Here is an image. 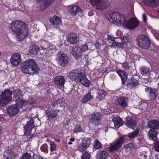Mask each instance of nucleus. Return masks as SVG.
<instances>
[{"mask_svg": "<svg viewBox=\"0 0 159 159\" xmlns=\"http://www.w3.org/2000/svg\"><path fill=\"white\" fill-rule=\"evenodd\" d=\"M10 28L16 35V38L18 41L23 40L29 34L28 27L26 24L18 20L13 21Z\"/></svg>", "mask_w": 159, "mask_h": 159, "instance_id": "1", "label": "nucleus"}, {"mask_svg": "<svg viewBox=\"0 0 159 159\" xmlns=\"http://www.w3.org/2000/svg\"><path fill=\"white\" fill-rule=\"evenodd\" d=\"M36 62L32 59H28L21 64L22 71L24 74L30 75L36 74L39 73V69Z\"/></svg>", "mask_w": 159, "mask_h": 159, "instance_id": "2", "label": "nucleus"}, {"mask_svg": "<svg viewBox=\"0 0 159 159\" xmlns=\"http://www.w3.org/2000/svg\"><path fill=\"white\" fill-rule=\"evenodd\" d=\"M109 21L118 25H124L125 22V18L123 15L118 12H112L109 15Z\"/></svg>", "mask_w": 159, "mask_h": 159, "instance_id": "3", "label": "nucleus"}, {"mask_svg": "<svg viewBox=\"0 0 159 159\" xmlns=\"http://www.w3.org/2000/svg\"><path fill=\"white\" fill-rule=\"evenodd\" d=\"M11 92L12 94L13 95V98L15 100L16 104L21 107L26 105L27 102L26 100L22 99L23 92L20 89L14 88Z\"/></svg>", "mask_w": 159, "mask_h": 159, "instance_id": "4", "label": "nucleus"}, {"mask_svg": "<svg viewBox=\"0 0 159 159\" xmlns=\"http://www.w3.org/2000/svg\"><path fill=\"white\" fill-rule=\"evenodd\" d=\"M11 91L9 89H6L2 92L0 99V106L4 107L11 100Z\"/></svg>", "mask_w": 159, "mask_h": 159, "instance_id": "5", "label": "nucleus"}, {"mask_svg": "<svg viewBox=\"0 0 159 159\" xmlns=\"http://www.w3.org/2000/svg\"><path fill=\"white\" fill-rule=\"evenodd\" d=\"M138 46L143 49L149 48L150 45V41L145 35L142 34L139 35L136 38Z\"/></svg>", "mask_w": 159, "mask_h": 159, "instance_id": "6", "label": "nucleus"}, {"mask_svg": "<svg viewBox=\"0 0 159 159\" xmlns=\"http://www.w3.org/2000/svg\"><path fill=\"white\" fill-rule=\"evenodd\" d=\"M93 6L98 10H102L109 7L110 4L109 0H89Z\"/></svg>", "mask_w": 159, "mask_h": 159, "instance_id": "7", "label": "nucleus"}, {"mask_svg": "<svg viewBox=\"0 0 159 159\" xmlns=\"http://www.w3.org/2000/svg\"><path fill=\"white\" fill-rule=\"evenodd\" d=\"M84 74L80 69H76L70 71L68 74L69 78L71 80L78 82Z\"/></svg>", "mask_w": 159, "mask_h": 159, "instance_id": "8", "label": "nucleus"}, {"mask_svg": "<svg viewBox=\"0 0 159 159\" xmlns=\"http://www.w3.org/2000/svg\"><path fill=\"white\" fill-rule=\"evenodd\" d=\"M124 141V137L123 136L117 138L112 143L110 144L109 150L111 152H113L118 150L120 148Z\"/></svg>", "mask_w": 159, "mask_h": 159, "instance_id": "9", "label": "nucleus"}, {"mask_svg": "<svg viewBox=\"0 0 159 159\" xmlns=\"http://www.w3.org/2000/svg\"><path fill=\"white\" fill-rule=\"evenodd\" d=\"M139 77L136 75H133L128 78L126 86L130 89H135L136 86L139 84Z\"/></svg>", "mask_w": 159, "mask_h": 159, "instance_id": "10", "label": "nucleus"}, {"mask_svg": "<svg viewBox=\"0 0 159 159\" xmlns=\"http://www.w3.org/2000/svg\"><path fill=\"white\" fill-rule=\"evenodd\" d=\"M58 57V64L62 67H65L69 62V58L66 54L59 52Z\"/></svg>", "mask_w": 159, "mask_h": 159, "instance_id": "11", "label": "nucleus"}, {"mask_svg": "<svg viewBox=\"0 0 159 159\" xmlns=\"http://www.w3.org/2000/svg\"><path fill=\"white\" fill-rule=\"evenodd\" d=\"M124 124L129 128L134 129L137 126V121L135 118L128 116L125 118Z\"/></svg>", "mask_w": 159, "mask_h": 159, "instance_id": "12", "label": "nucleus"}, {"mask_svg": "<svg viewBox=\"0 0 159 159\" xmlns=\"http://www.w3.org/2000/svg\"><path fill=\"white\" fill-rule=\"evenodd\" d=\"M101 120L100 113L98 112H94L91 116L89 122L96 125H98L101 123Z\"/></svg>", "mask_w": 159, "mask_h": 159, "instance_id": "13", "label": "nucleus"}, {"mask_svg": "<svg viewBox=\"0 0 159 159\" xmlns=\"http://www.w3.org/2000/svg\"><path fill=\"white\" fill-rule=\"evenodd\" d=\"M146 92H149L148 96L150 100H154L158 96V91L157 90L151 87H147L145 89Z\"/></svg>", "mask_w": 159, "mask_h": 159, "instance_id": "14", "label": "nucleus"}, {"mask_svg": "<svg viewBox=\"0 0 159 159\" xmlns=\"http://www.w3.org/2000/svg\"><path fill=\"white\" fill-rule=\"evenodd\" d=\"M34 126V120L33 119H30L27 121L26 124L24 126V128L25 130V132L26 135H29L30 134L31 131Z\"/></svg>", "mask_w": 159, "mask_h": 159, "instance_id": "15", "label": "nucleus"}, {"mask_svg": "<svg viewBox=\"0 0 159 159\" xmlns=\"http://www.w3.org/2000/svg\"><path fill=\"white\" fill-rule=\"evenodd\" d=\"M18 105L16 104L15 105H10L7 108V112L9 117H12L15 116L19 111Z\"/></svg>", "mask_w": 159, "mask_h": 159, "instance_id": "16", "label": "nucleus"}, {"mask_svg": "<svg viewBox=\"0 0 159 159\" xmlns=\"http://www.w3.org/2000/svg\"><path fill=\"white\" fill-rule=\"evenodd\" d=\"M127 100V98L122 96L118 97L115 100V103L116 105L120 106L122 107H126L128 106Z\"/></svg>", "mask_w": 159, "mask_h": 159, "instance_id": "17", "label": "nucleus"}, {"mask_svg": "<svg viewBox=\"0 0 159 159\" xmlns=\"http://www.w3.org/2000/svg\"><path fill=\"white\" fill-rule=\"evenodd\" d=\"M71 53L73 56L76 59H79L82 57V52L81 48L79 47H73L72 48Z\"/></svg>", "mask_w": 159, "mask_h": 159, "instance_id": "18", "label": "nucleus"}, {"mask_svg": "<svg viewBox=\"0 0 159 159\" xmlns=\"http://www.w3.org/2000/svg\"><path fill=\"white\" fill-rule=\"evenodd\" d=\"M50 22L51 25L57 28L61 22L60 18L56 15L51 16L50 17Z\"/></svg>", "mask_w": 159, "mask_h": 159, "instance_id": "19", "label": "nucleus"}, {"mask_svg": "<svg viewBox=\"0 0 159 159\" xmlns=\"http://www.w3.org/2000/svg\"><path fill=\"white\" fill-rule=\"evenodd\" d=\"M21 61L20 55L18 53H15L11 55V63L12 66H16Z\"/></svg>", "mask_w": 159, "mask_h": 159, "instance_id": "20", "label": "nucleus"}, {"mask_svg": "<svg viewBox=\"0 0 159 159\" xmlns=\"http://www.w3.org/2000/svg\"><path fill=\"white\" fill-rule=\"evenodd\" d=\"M139 24V21L137 19L131 17L126 22V26L128 28L133 29L137 27Z\"/></svg>", "mask_w": 159, "mask_h": 159, "instance_id": "21", "label": "nucleus"}, {"mask_svg": "<svg viewBox=\"0 0 159 159\" xmlns=\"http://www.w3.org/2000/svg\"><path fill=\"white\" fill-rule=\"evenodd\" d=\"M59 110L54 109L48 108L46 112V115L49 119L52 120L57 115Z\"/></svg>", "mask_w": 159, "mask_h": 159, "instance_id": "22", "label": "nucleus"}, {"mask_svg": "<svg viewBox=\"0 0 159 159\" xmlns=\"http://www.w3.org/2000/svg\"><path fill=\"white\" fill-rule=\"evenodd\" d=\"M116 72L121 79L122 84H125L128 79V74L125 71L121 70H116Z\"/></svg>", "mask_w": 159, "mask_h": 159, "instance_id": "23", "label": "nucleus"}, {"mask_svg": "<svg viewBox=\"0 0 159 159\" xmlns=\"http://www.w3.org/2000/svg\"><path fill=\"white\" fill-rule=\"evenodd\" d=\"M142 1L145 5L149 7H156L159 4L158 0H142Z\"/></svg>", "mask_w": 159, "mask_h": 159, "instance_id": "24", "label": "nucleus"}, {"mask_svg": "<svg viewBox=\"0 0 159 159\" xmlns=\"http://www.w3.org/2000/svg\"><path fill=\"white\" fill-rule=\"evenodd\" d=\"M82 10L81 7L78 6H73L71 7L69 11L73 16H75L78 13H81Z\"/></svg>", "mask_w": 159, "mask_h": 159, "instance_id": "25", "label": "nucleus"}, {"mask_svg": "<svg viewBox=\"0 0 159 159\" xmlns=\"http://www.w3.org/2000/svg\"><path fill=\"white\" fill-rule=\"evenodd\" d=\"M54 82L57 86H61L65 84V79L63 76H57L54 79Z\"/></svg>", "mask_w": 159, "mask_h": 159, "instance_id": "26", "label": "nucleus"}, {"mask_svg": "<svg viewBox=\"0 0 159 159\" xmlns=\"http://www.w3.org/2000/svg\"><path fill=\"white\" fill-rule=\"evenodd\" d=\"M68 41L70 44H75L77 42V37L74 33H70L68 36Z\"/></svg>", "mask_w": 159, "mask_h": 159, "instance_id": "27", "label": "nucleus"}, {"mask_svg": "<svg viewBox=\"0 0 159 159\" xmlns=\"http://www.w3.org/2000/svg\"><path fill=\"white\" fill-rule=\"evenodd\" d=\"M78 81L80 82L85 87H89L90 85V81L87 79L84 74L83 75Z\"/></svg>", "mask_w": 159, "mask_h": 159, "instance_id": "28", "label": "nucleus"}, {"mask_svg": "<svg viewBox=\"0 0 159 159\" xmlns=\"http://www.w3.org/2000/svg\"><path fill=\"white\" fill-rule=\"evenodd\" d=\"M148 134L150 140L155 141L157 139V132L156 129H150Z\"/></svg>", "mask_w": 159, "mask_h": 159, "instance_id": "29", "label": "nucleus"}, {"mask_svg": "<svg viewBox=\"0 0 159 159\" xmlns=\"http://www.w3.org/2000/svg\"><path fill=\"white\" fill-rule=\"evenodd\" d=\"M148 126L151 129H159V121L155 120L149 121L148 123Z\"/></svg>", "mask_w": 159, "mask_h": 159, "instance_id": "30", "label": "nucleus"}, {"mask_svg": "<svg viewBox=\"0 0 159 159\" xmlns=\"http://www.w3.org/2000/svg\"><path fill=\"white\" fill-rule=\"evenodd\" d=\"M108 156L109 154L105 151L100 150L97 153V157L98 159H107Z\"/></svg>", "mask_w": 159, "mask_h": 159, "instance_id": "31", "label": "nucleus"}, {"mask_svg": "<svg viewBox=\"0 0 159 159\" xmlns=\"http://www.w3.org/2000/svg\"><path fill=\"white\" fill-rule=\"evenodd\" d=\"M151 70L149 68L145 66H142L140 68V73L143 76H146L150 73Z\"/></svg>", "mask_w": 159, "mask_h": 159, "instance_id": "32", "label": "nucleus"}, {"mask_svg": "<svg viewBox=\"0 0 159 159\" xmlns=\"http://www.w3.org/2000/svg\"><path fill=\"white\" fill-rule=\"evenodd\" d=\"M91 93L90 91H89L88 93L85 95L81 99V102L83 103L91 101L93 99V95H91Z\"/></svg>", "mask_w": 159, "mask_h": 159, "instance_id": "33", "label": "nucleus"}, {"mask_svg": "<svg viewBox=\"0 0 159 159\" xmlns=\"http://www.w3.org/2000/svg\"><path fill=\"white\" fill-rule=\"evenodd\" d=\"M112 121L114 123L115 127L116 128H119L123 125V120L120 118L115 117L112 119Z\"/></svg>", "mask_w": 159, "mask_h": 159, "instance_id": "34", "label": "nucleus"}, {"mask_svg": "<svg viewBox=\"0 0 159 159\" xmlns=\"http://www.w3.org/2000/svg\"><path fill=\"white\" fill-rule=\"evenodd\" d=\"M38 45L39 46V49H46L49 46V43L48 42L45 40H41L39 42Z\"/></svg>", "mask_w": 159, "mask_h": 159, "instance_id": "35", "label": "nucleus"}, {"mask_svg": "<svg viewBox=\"0 0 159 159\" xmlns=\"http://www.w3.org/2000/svg\"><path fill=\"white\" fill-rule=\"evenodd\" d=\"M14 154L11 150L6 151L4 154L5 159H12L14 156Z\"/></svg>", "mask_w": 159, "mask_h": 159, "instance_id": "36", "label": "nucleus"}, {"mask_svg": "<svg viewBox=\"0 0 159 159\" xmlns=\"http://www.w3.org/2000/svg\"><path fill=\"white\" fill-rule=\"evenodd\" d=\"M39 48L38 46L36 45L30 46L29 49L30 53L32 55H36L38 54V52Z\"/></svg>", "mask_w": 159, "mask_h": 159, "instance_id": "37", "label": "nucleus"}, {"mask_svg": "<svg viewBox=\"0 0 159 159\" xmlns=\"http://www.w3.org/2000/svg\"><path fill=\"white\" fill-rule=\"evenodd\" d=\"M139 133V129H134L133 132L128 134L127 136L130 139H133L135 137L138 136Z\"/></svg>", "mask_w": 159, "mask_h": 159, "instance_id": "38", "label": "nucleus"}, {"mask_svg": "<svg viewBox=\"0 0 159 159\" xmlns=\"http://www.w3.org/2000/svg\"><path fill=\"white\" fill-rule=\"evenodd\" d=\"M81 144L87 148L91 144V139H86L84 140Z\"/></svg>", "mask_w": 159, "mask_h": 159, "instance_id": "39", "label": "nucleus"}, {"mask_svg": "<svg viewBox=\"0 0 159 159\" xmlns=\"http://www.w3.org/2000/svg\"><path fill=\"white\" fill-rule=\"evenodd\" d=\"M102 144L98 139H96L94 141L93 147L96 149H99L101 147Z\"/></svg>", "mask_w": 159, "mask_h": 159, "instance_id": "40", "label": "nucleus"}, {"mask_svg": "<svg viewBox=\"0 0 159 159\" xmlns=\"http://www.w3.org/2000/svg\"><path fill=\"white\" fill-rule=\"evenodd\" d=\"M105 92L103 90H100L98 92V98L99 100H103L105 98Z\"/></svg>", "mask_w": 159, "mask_h": 159, "instance_id": "41", "label": "nucleus"}, {"mask_svg": "<svg viewBox=\"0 0 159 159\" xmlns=\"http://www.w3.org/2000/svg\"><path fill=\"white\" fill-rule=\"evenodd\" d=\"M31 157L30 153L26 152L20 157L19 159H30Z\"/></svg>", "mask_w": 159, "mask_h": 159, "instance_id": "42", "label": "nucleus"}, {"mask_svg": "<svg viewBox=\"0 0 159 159\" xmlns=\"http://www.w3.org/2000/svg\"><path fill=\"white\" fill-rule=\"evenodd\" d=\"M57 102H59V104L61 107L65 106L66 104L65 99L63 98H62L61 99H58Z\"/></svg>", "mask_w": 159, "mask_h": 159, "instance_id": "43", "label": "nucleus"}, {"mask_svg": "<svg viewBox=\"0 0 159 159\" xmlns=\"http://www.w3.org/2000/svg\"><path fill=\"white\" fill-rule=\"evenodd\" d=\"M83 131V129L81 126L79 125H76L75 127L73 130V133H76L77 132H80Z\"/></svg>", "mask_w": 159, "mask_h": 159, "instance_id": "44", "label": "nucleus"}, {"mask_svg": "<svg viewBox=\"0 0 159 159\" xmlns=\"http://www.w3.org/2000/svg\"><path fill=\"white\" fill-rule=\"evenodd\" d=\"M90 155L89 152L85 151L82 153L81 159H90Z\"/></svg>", "mask_w": 159, "mask_h": 159, "instance_id": "45", "label": "nucleus"}, {"mask_svg": "<svg viewBox=\"0 0 159 159\" xmlns=\"http://www.w3.org/2000/svg\"><path fill=\"white\" fill-rule=\"evenodd\" d=\"M48 146L47 144L45 143L41 146L40 149L42 151H43L46 153H48Z\"/></svg>", "mask_w": 159, "mask_h": 159, "instance_id": "46", "label": "nucleus"}, {"mask_svg": "<svg viewBox=\"0 0 159 159\" xmlns=\"http://www.w3.org/2000/svg\"><path fill=\"white\" fill-rule=\"evenodd\" d=\"M50 150L51 152L55 150L56 148V145L55 143L53 141H51L50 143Z\"/></svg>", "mask_w": 159, "mask_h": 159, "instance_id": "47", "label": "nucleus"}, {"mask_svg": "<svg viewBox=\"0 0 159 159\" xmlns=\"http://www.w3.org/2000/svg\"><path fill=\"white\" fill-rule=\"evenodd\" d=\"M120 64H121L122 66V68L124 69L128 70L129 69L130 67L129 65V63H128V62H127L126 61H125L124 62L121 63Z\"/></svg>", "mask_w": 159, "mask_h": 159, "instance_id": "48", "label": "nucleus"}, {"mask_svg": "<svg viewBox=\"0 0 159 159\" xmlns=\"http://www.w3.org/2000/svg\"><path fill=\"white\" fill-rule=\"evenodd\" d=\"M154 148L155 151L159 152V140H157L155 142Z\"/></svg>", "mask_w": 159, "mask_h": 159, "instance_id": "49", "label": "nucleus"}, {"mask_svg": "<svg viewBox=\"0 0 159 159\" xmlns=\"http://www.w3.org/2000/svg\"><path fill=\"white\" fill-rule=\"evenodd\" d=\"M86 149L85 147L81 144L79 145L78 147V150L81 152H84Z\"/></svg>", "mask_w": 159, "mask_h": 159, "instance_id": "50", "label": "nucleus"}, {"mask_svg": "<svg viewBox=\"0 0 159 159\" xmlns=\"http://www.w3.org/2000/svg\"><path fill=\"white\" fill-rule=\"evenodd\" d=\"M88 49V46L87 43H85L82 45L81 50L82 52H85Z\"/></svg>", "mask_w": 159, "mask_h": 159, "instance_id": "51", "label": "nucleus"}, {"mask_svg": "<svg viewBox=\"0 0 159 159\" xmlns=\"http://www.w3.org/2000/svg\"><path fill=\"white\" fill-rule=\"evenodd\" d=\"M125 148H134L133 144L131 143H129L125 145Z\"/></svg>", "mask_w": 159, "mask_h": 159, "instance_id": "52", "label": "nucleus"}, {"mask_svg": "<svg viewBox=\"0 0 159 159\" xmlns=\"http://www.w3.org/2000/svg\"><path fill=\"white\" fill-rule=\"evenodd\" d=\"M128 37L124 36L121 39V41L124 44H125L128 42Z\"/></svg>", "mask_w": 159, "mask_h": 159, "instance_id": "53", "label": "nucleus"}, {"mask_svg": "<svg viewBox=\"0 0 159 159\" xmlns=\"http://www.w3.org/2000/svg\"><path fill=\"white\" fill-rule=\"evenodd\" d=\"M142 17L143 21L145 22H146L147 20V16L146 14L145 13H143L142 15Z\"/></svg>", "mask_w": 159, "mask_h": 159, "instance_id": "54", "label": "nucleus"}, {"mask_svg": "<svg viewBox=\"0 0 159 159\" xmlns=\"http://www.w3.org/2000/svg\"><path fill=\"white\" fill-rule=\"evenodd\" d=\"M32 159H44L42 157L38 156V155H35L34 156V157H33V158Z\"/></svg>", "mask_w": 159, "mask_h": 159, "instance_id": "55", "label": "nucleus"}, {"mask_svg": "<svg viewBox=\"0 0 159 159\" xmlns=\"http://www.w3.org/2000/svg\"><path fill=\"white\" fill-rule=\"evenodd\" d=\"M70 120L68 119L66 120L65 123L64 125L65 126L68 125L70 123Z\"/></svg>", "mask_w": 159, "mask_h": 159, "instance_id": "56", "label": "nucleus"}, {"mask_svg": "<svg viewBox=\"0 0 159 159\" xmlns=\"http://www.w3.org/2000/svg\"><path fill=\"white\" fill-rule=\"evenodd\" d=\"M59 102H57V100L55 102H53L52 104L53 106L55 107L57 105Z\"/></svg>", "mask_w": 159, "mask_h": 159, "instance_id": "57", "label": "nucleus"}, {"mask_svg": "<svg viewBox=\"0 0 159 159\" xmlns=\"http://www.w3.org/2000/svg\"><path fill=\"white\" fill-rule=\"evenodd\" d=\"M75 140V138L74 137H71L70 139V141L71 142H73Z\"/></svg>", "mask_w": 159, "mask_h": 159, "instance_id": "58", "label": "nucleus"}, {"mask_svg": "<svg viewBox=\"0 0 159 159\" xmlns=\"http://www.w3.org/2000/svg\"><path fill=\"white\" fill-rule=\"evenodd\" d=\"M55 141L56 142H59L60 141V139H55Z\"/></svg>", "mask_w": 159, "mask_h": 159, "instance_id": "59", "label": "nucleus"}, {"mask_svg": "<svg viewBox=\"0 0 159 159\" xmlns=\"http://www.w3.org/2000/svg\"><path fill=\"white\" fill-rule=\"evenodd\" d=\"M2 130V127H1L0 126V134H1Z\"/></svg>", "mask_w": 159, "mask_h": 159, "instance_id": "60", "label": "nucleus"}, {"mask_svg": "<svg viewBox=\"0 0 159 159\" xmlns=\"http://www.w3.org/2000/svg\"><path fill=\"white\" fill-rule=\"evenodd\" d=\"M68 144H69V145H71L72 144V143L71 142V141H70V142H69L68 143Z\"/></svg>", "mask_w": 159, "mask_h": 159, "instance_id": "61", "label": "nucleus"}, {"mask_svg": "<svg viewBox=\"0 0 159 159\" xmlns=\"http://www.w3.org/2000/svg\"><path fill=\"white\" fill-rule=\"evenodd\" d=\"M33 135H31L30 136V139H31L33 137Z\"/></svg>", "mask_w": 159, "mask_h": 159, "instance_id": "62", "label": "nucleus"}, {"mask_svg": "<svg viewBox=\"0 0 159 159\" xmlns=\"http://www.w3.org/2000/svg\"><path fill=\"white\" fill-rule=\"evenodd\" d=\"M158 12H159V10H158Z\"/></svg>", "mask_w": 159, "mask_h": 159, "instance_id": "63", "label": "nucleus"}]
</instances>
